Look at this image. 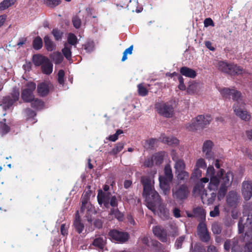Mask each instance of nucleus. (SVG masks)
<instances>
[{"label": "nucleus", "instance_id": "obj_7", "mask_svg": "<svg viewBox=\"0 0 252 252\" xmlns=\"http://www.w3.org/2000/svg\"><path fill=\"white\" fill-rule=\"evenodd\" d=\"M155 109L158 114L167 118L173 117L174 107L171 102H160L155 104Z\"/></svg>", "mask_w": 252, "mask_h": 252}, {"label": "nucleus", "instance_id": "obj_41", "mask_svg": "<svg viewBox=\"0 0 252 252\" xmlns=\"http://www.w3.org/2000/svg\"><path fill=\"white\" fill-rule=\"evenodd\" d=\"M233 90V89L223 88L220 90V93L224 99H230L231 98V94Z\"/></svg>", "mask_w": 252, "mask_h": 252}, {"label": "nucleus", "instance_id": "obj_6", "mask_svg": "<svg viewBox=\"0 0 252 252\" xmlns=\"http://www.w3.org/2000/svg\"><path fill=\"white\" fill-rule=\"evenodd\" d=\"M20 93L18 90L14 89L8 95L3 97L0 102L1 106L4 111L12 108L13 105L19 99Z\"/></svg>", "mask_w": 252, "mask_h": 252}, {"label": "nucleus", "instance_id": "obj_56", "mask_svg": "<svg viewBox=\"0 0 252 252\" xmlns=\"http://www.w3.org/2000/svg\"><path fill=\"white\" fill-rule=\"evenodd\" d=\"M86 52L90 53L93 51L94 48V44L93 42H88L83 45Z\"/></svg>", "mask_w": 252, "mask_h": 252}, {"label": "nucleus", "instance_id": "obj_17", "mask_svg": "<svg viewBox=\"0 0 252 252\" xmlns=\"http://www.w3.org/2000/svg\"><path fill=\"white\" fill-rule=\"evenodd\" d=\"M242 194L245 200H249L252 196V182L245 181L242 183Z\"/></svg>", "mask_w": 252, "mask_h": 252}, {"label": "nucleus", "instance_id": "obj_51", "mask_svg": "<svg viewBox=\"0 0 252 252\" xmlns=\"http://www.w3.org/2000/svg\"><path fill=\"white\" fill-rule=\"evenodd\" d=\"M72 22L73 26L77 29L80 28L81 25V20L80 18L77 15L73 17Z\"/></svg>", "mask_w": 252, "mask_h": 252}, {"label": "nucleus", "instance_id": "obj_42", "mask_svg": "<svg viewBox=\"0 0 252 252\" xmlns=\"http://www.w3.org/2000/svg\"><path fill=\"white\" fill-rule=\"evenodd\" d=\"M185 167L186 164L183 159H180L175 162L174 168H175L176 173L179 171H183L185 170Z\"/></svg>", "mask_w": 252, "mask_h": 252}, {"label": "nucleus", "instance_id": "obj_55", "mask_svg": "<svg viewBox=\"0 0 252 252\" xmlns=\"http://www.w3.org/2000/svg\"><path fill=\"white\" fill-rule=\"evenodd\" d=\"M25 112L27 116V121L30 119L33 118L36 115L35 112L30 108L26 109Z\"/></svg>", "mask_w": 252, "mask_h": 252}, {"label": "nucleus", "instance_id": "obj_38", "mask_svg": "<svg viewBox=\"0 0 252 252\" xmlns=\"http://www.w3.org/2000/svg\"><path fill=\"white\" fill-rule=\"evenodd\" d=\"M241 96L242 94L240 91L233 89V91H232L231 97L234 101H236L235 104H238V105H239L240 101L241 100Z\"/></svg>", "mask_w": 252, "mask_h": 252}, {"label": "nucleus", "instance_id": "obj_59", "mask_svg": "<svg viewBox=\"0 0 252 252\" xmlns=\"http://www.w3.org/2000/svg\"><path fill=\"white\" fill-rule=\"evenodd\" d=\"M156 141V139L151 138L146 141L145 145L147 148L152 149L154 147Z\"/></svg>", "mask_w": 252, "mask_h": 252}, {"label": "nucleus", "instance_id": "obj_37", "mask_svg": "<svg viewBox=\"0 0 252 252\" xmlns=\"http://www.w3.org/2000/svg\"><path fill=\"white\" fill-rule=\"evenodd\" d=\"M241 96L242 94L240 91L233 89V91H232L231 97L234 101H236L235 104H238V105H239L240 101L241 100Z\"/></svg>", "mask_w": 252, "mask_h": 252}, {"label": "nucleus", "instance_id": "obj_11", "mask_svg": "<svg viewBox=\"0 0 252 252\" xmlns=\"http://www.w3.org/2000/svg\"><path fill=\"white\" fill-rule=\"evenodd\" d=\"M109 236L113 240L120 243H124L127 241L129 235L127 232L113 229L109 231Z\"/></svg>", "mask_w": 252, "mask_h": 252}, {"label": "nucleus", "instance_id": "obj_63", "mask_svg": "<svg viewBox=\"0 0 252 252\" xmlns=\"http://www.w3.org/2000/svg\"><path fill=\"white\" fill-rule=\"evenodd\" d=\"M144 165L146 167H152L154 165V159L153 158H147L144 161Z\"/></svg>", "mask_w": 252, "mask_h": 252}, {"label": "nucleus", "instance_id": "obj_61", "mask_svg": "<svg viewBox=\"0 0 252 252\" xmlns=\"http://www.w3.org/2000/svg\"><path fill=\"white\" fill-rule=\"evenodd\" d=\"M206 176L211 178L213 176H215V169L212 165H210L207 168Z\"/></svg>", "mask_w": 252, "mask_h": 252}, {"label": "nucleus", "instance_id": "obj_23", "mask_svg": "<svg viewBox=\"0 0 252 252\" xmlns=\"http://www.w3.org/2000/svg\"><path fill=\"white\" fill-rule=\"evenodd\" d=\"M37 92L38 94L42 97L46 96L49 92L48 84L46 82H42L38 84Z\"/></svg>", "mask_w": 252, "mask_h": 252}, {"label": "nucleus", "instance_id": "obj_13", "mask_svg": "<svg viewBox=\"0 0 252 252\" xmlns=\"http://www.w3.org/2000/svg\"><path fill=\"white\" fill-rule=\"evenodd\" d=\"M153 232L161 242L166 243L168 241V234L166 229L160 225L154 226Z\"/></svg>", "mask_w": 252, "mask_h": 252}, {"label": "nucleus", "instance_id": "obj_2", "mask_svg": "<svg viewBox=\"0 0 252 252\" xmlns=\"http://www.w3.org/2000/svg\"><path fill=\"white\" fill-rule=\"evenodd\" d=\"M217 67L220 71L233 76L241 75L246 72L241 66L224 61H220Z\"/></svg>", "mask_w": 252, "mask_h": 252}, {"label": "nucleus", "instance_id": "obj_53", "mask_svg": "<svg viewBox=\"0 0 252 252\" xmlns=\"http://www.w3.org/2000/svg\"><path fill=\"white\" fill-rule=\"evenodd\" d=\"M195 166L199 169L202 168L205 169L207 167V165L205 160L202 158H200L197 160Z\"/></svg>", "mask_w": 252, "mask_h": 252}, {"label": "nucleus", "instance_id": "obj_29", "mask_svg": "<svg viewBox=\"0 0 252 252\" xmlns=\"http://www.w3.org/2000/svg\"><path fill=\"white\" fill-rule=\"evenodd\" d=\"M44 42L46 50L48 51H52L55 49V45L54 42L50 39L48 35H45L44 37Z\"/></svg>", "mask_w": 252, "mask_h": 252}, {"label": "nucleus", "instance_id": "obj_18", "mask_svg": "<svg viewBox=\"0 0 252 252\" xmlns=\"http://www.w3.org/2000/svg\"><path fill=\"white\" fill-rule=\"evenodd\" d=\"M107 238L104 235H96L91 245L96 249L103 250L106 244Z\"/></svg>", "mask_w": 252, "mask_h": 252}, {"label": "nucleus", "instance_id": "obj_24", "mask_svg": "<svg viewBox=\"0 0 252 252\" xmlns=\"http://www.w3.org/2000/svg\"><path fill=\"white\" fill-rule=\"evenodd\" d=\"M180 72L181 75L189 78H194L196 76V72L194 70L187 66L182 67Z\"/></svg>", "mask_w": 252, "mask_h": 252}, {"label": "nucleus", "instance_id": "obj_12", "mask_svg": "<svg viewBox=\"0 0 252 252\" xmlns=\"http://www.w3.org/2000/svg\"><path fill=\"white\" fill-rule=\"evenodd\" d=\"M197 234L200 240L205 243L208 242L210 240V235L205 222H200L197 227Z\"/></svg>", "mask_w": 252, "mask_h": 252}, {"label": "nucleus", "instance_id": "obj_30", "mask_svg": "<svg viewBox=\"0 0 252 252\" xmlns=\"http://www.w3.org/2000/svg\"><path fill=\"white\" fill-rule=\"evenodd\" d=\"M71 46H69L67 43H65L64 44V48L62 50L63 54L64 57L68 61L71 60L72 52H71Z\"/></svg>", "mask_w": 252, "mask_h": 252}, {"label": "nucleus", "instance_id": "obj_1", "mask_svg": "<svg viewBox=\"0 0 252 252\" xmlns=\"http://www.w3.org/2000/svg\"><path fill=\"white\" fill-rule=\"evenodd\" d=\"M141 182L143 186V196L145 198L148 208L154 211L161 203L160 197L152 185L151 180L148 176H142Z\"/></svg>", "mask_w": 252, "mask_h": 252}, {"label": "nucleus", "instance_id": "obj_19", "mask_svg": "<svg viewBox=\"0 0 252 252\" xmlns=\"http://www.w3.org/2000/svg\"><path fill=\"white\" fill-rule=\"evenodd\" d=\"M213 146L214 144L211 140H206L204 142L202 152L205 154L206 158L211 159L213 158L214 153L212 151Z\"/></svg>", "mask_w": 252, "mask_h": 252}, {"label": "nucleus", "instance_id": "obj_34", "mask_svg": "<svg viewBox=\"0 0 252 252\" xmlns=\"http://www.w3.org/2000/svg\"><path fill=\"white\" fill-rule=\"evenodd\" d=\"M125 143L123 142H118L115 144L114 147L110 152V154L112 155H116L120 152L124 148Z\"/></svg>", "mask_w": 252, "mask_h": 252}, {"label": "nucleus", "instance_id": "obj_9", "mask_svg": "<svg viewBox=\"0 0 252 252\" xmlns=\"http://www.w3.org/2000/svg\"><path fill=\"white\" fill-rule=\"evenodd\" d=\"M26 88L23 90L21 97L25 102H30L34 99L33 91L36 88V84L32 81L29 82L26 84Z\"/></svg>", "mask_w": 252, "mask_h": 252}, {"label": "nucleus", "instance_id": "obj_14", "mask_svg": "<svg viewBox=\"0 0 252 252\" xmlns=\"http://www.w3.org/2000/svg\"><path fill=\"white\" fill-rule=\"evenodd\" d=\"M110 196V192H105L101 189H99L98 190V193L97 195V199L99 205L100 206H102L103 205L105 208L107 209L109 208Z\"/></svg>", "mask_w": 252, "mask_h": 252}, {"label": "nucleus", "instance_id": "obj_62", "mask_svg": "<svg viewBox=\"0 0 252 252\" xmlns=\"http://www.w3.org/2000/svg\"><path fill=\"white\" fill-rule=\"evenodd\" d=\"M220 215V210L219 205L215 206L213 210L210 211V216L211 217H216Z\"/></svg>", "mask_w": 252, "mask_h": 252}, {"label": "nucleus", "instance_id": "obj_44", "mask_svg": "<svg viewBox=\"0 0 252 252\" xmlns=\"http://www.w3.org/2000/svg\"><path fill=\"white\" fill-rule=\"evenodd\" d=\"M109 214L111 215H114L119 220H122L124 218V215L119 211L118 208H111Z\"/></svg>", "mask_w": 252, "mask_h": 252}, {"label": "nucleus", "instance_id": "obj_43", "mask_svg": "<svg viewBox=\"0 0 252 252\" xmlns=\"http://www.w3.org/2000/svg\"><path fill=\"white\" fill-rule=\"evenodd\" d=\"M30 102L31 103V106L36 109H41L44 105L43 101L38 98H35L34 97V99Z\"/></svg>", "mask_w": 252, "mask_h": 252}, {"label": "nucleus", "instance_id": "obj_32", "mask_svg": "<svg viewBox=\"0 0 252 252\" xmlns=\"http://www.w3.org/2000/svg\"><path fill=\"white\" fill-rule=\"evenodd\" d=\"M17 0H3L0 3V11H3L13 5Z\"/></svg>", "mask_w": 252, "mask_h": 252}, {"label": "nucleus", "instance_id": "obj_28", "mask_svg": "<svg viewBox=\"0 0 252 252\" xmlns=\"http://www.w3.org/2000/svg\"><path fill=\"white\" fill-rule=\"evenodd\" d=\"M161 141L163 143L172 146H177L179 143V140L173 136H163Z\"/></svg>", "mask_w": 252, "mask_h": 252}, {"label": "nucleus", "instance_id": "obj_39", "mask_svg": "<svg viewBox=\"0 0 252 252\" xmlns=\"http://www.w3.org/2000/svg\"><path fill=\"white\" fill-rule=\"evenodd\" d=\"M67 42L66 43L68 45H70V46H74L76 47L77 43H78V39L76 36L72 33H69L67 36Z\"/></svg>", "mask_w": 252, "mask_h": 252}, {"label": "nucleus", "instance_id": "obj_50", "mask_svg": "<svg viewBox=\"0 0 252 252\" xmlns=\"http://www.w3.org/2000/svg\"><path fill=\"white\" fill-rule=\"evenodd\" d=\"M164 175H162V176L173 179L172 172L170 165H166L165 166L164 169Z\"/></svg>", "mask_w": 252, "mask_h": 252}, {"label": "nucleus", "instance_id": "obj_46", "mask_svg": "<svg viewBox=\"0 0 252 252\" xmlns=\"http://www.w3.org/2000/svg\"><path fill=\"white\" fill-rule=\"evenodd\" d=\"M51 33L56 41L61 40L63 34V32L57 28L53 29L51 32Z\"/></svg>", "mask_w": 252, "mask_h": 252}, {"label": "nucleus", "instance_id": "obj_20", "mask_svg": "<svg viewBox=\"0 0 252 252\" xmlns=\"http://www.w3.org/2000/svg\"><path fill=\"white\" fill-rule=\"evenodd\" d=\"M172 179L168 178L160 175L159 177V186L165 195L168 194L170 190V184Z\"/></svg>", "mask_w": 252, "mask_h": 252}, {"label": "nucleus", "instance_id": "obj_8", "mask_svg": "<svg viewBox=\"0 0 252 252\" xmlns=\"http://www.w3.org/2000/svg\"><path fill=\"white\" fill-rule=\"evenodd\" d=\"M233 179V175L231 172L228 171L226 173V176L222 179L221 185L218 190V198L219 200L222 199L225 195L227 188L231 185Z\"/></svg>", "mask_w": 252, "mask_h": 252}, {"label": "nucleus", "instance_id": "obj_15", "mask_svg": "<svg viewBox=\"0 0 252 252\" xmlns=\"http://www.w3.org/2000/svg\"><path fill=\"white\" fill-rule=\"evenodd\" d=\"M242 104H243L242 103H241V105L234 104L233 106L234 112L236 115L239 117L242 120L249 121L251 118V116L247 110H243L242 108L241 105Z\"/></svg>", "mask_w": 252, "mask_h": 252}, {"label": "nucleus", "instance_id": "obj_5", "mask_svg": "<svg viewBox=\"0 0 252 252\" xmlns=\"http://www.w3.org/2000/svg\"><path fill=\"white\" fill-rule=\"evenodd\" d=\"M172 192L174 200L182 203L188 198L190 191L187 185L183 184L173 188Z\"/></svg>", "mask_w": 252, "mask_h": 252}, {"label": "nucleus", "instance_id": "obj_21", "mask_svg": "<svg viewBox=\"0 0 252 252\" xmlns=\"http://www.w3.org/2000/svg\"><path fill=\"white\" fill-rule=\"evenodd\" d=\"M194 218L197 219L200 222H205L206 220V212L201 207H197L192 209Z\"/></svg>", "mask_w": 252, "mask_h": 252}, {"label": "nucleus", "instance_id": "obj_49", "mask_svg": "<svg viewBox=\"0 0 252 252\" xmlns=\"http://www.w3.org/2000/svg\"><path fill=\"white\" fill-rule=\"evenodd\" d=\"M44 3L51 8H54L61 2V0H43Z\"/></svg>", "mask_w": 252, "mask_h": 252}, {"label": "nucleus", "instance_id": "obj_10", "mask_svg": "<svg viewBox=\"0 0 252 252\" xmlns=\"http://www.w3.org/2000/svg\"><path fill=\"white\" fill-rule=\"evenodd\" d=\"M224 171L221 169L219 171L215 176L210 178V182L208 185V189L210 190L216 191L218 189L220 184L221 185V181L226 176V173L224 174Z\"/></svg>", "mask_w": 252, "mask_h": 252}, {"label": "nucleus", "instance_id": "obj_58", "mask_svg": "<svg viewBox=\"0 0 252 252\" xmlns=\"http://www.w3.org/2000/svg\"><path fill=\"white\" fill-rule=\"evenodd\" d=\"M64 71L63 69H61L58 73V81L61 85H63L64 82Z\"/></svg>", "mask_w": 252, "mask_h": 252}, {"label": "nucleus", "instance_id": "obj_22", "mask_svg": "<svg viewBox=\"0 0 252 252\" xmlns=\"http://www.w3.org/2000/svg\"><path fill=\"white\" fill-rule=\"evenodd\" d=\"M73 225L75 230L79 234H80L82 232L84 228V225L81 221L78 211L76 213Z\"/></svg>", "mask_w": 252, "mask_h": 252}, {"label": "nucleus", "instance_id": "obj_27", "mask_svg": "<svg viewBox=\"0 0 252 252\" xmlns=\"http://www.w3.org/2000/svg\"><path fill=\"white\" fill-rule=\"evenodd\" d=\"M53 64L50 62V60L48 59L41 66V71L43 73L46 75H49L52 73L53 71Z\"/></svg>", "mask_w": 252, "mask_h": 252}, {"label": "nucleus", "instance_id": "obj_40", "mask_svg": "<svg viewBox=\"0 0 252 252\" xmlns=\"http://www.w3.org/2000/svg\"><path fill=\"white\" fill-rule=\"evenodd\" d=\"M6 119H3L2 121L0 122V133L1 135L7 134L10 129V127L5 124Z\"/></svg>", "mask_w": 252, "mask_h": 252}, {"label": "nucleus", "instance_id": "obj_64", "mask_svg": "<svg viewBox=\"0 0 252 252\" xmlns=\"http://www.w3.org/2000/svg\"><path fill=\"white\" fill-rule=\"evenodd\" d=\"M192 252H205V250L201 245L196 244L194 246Z\"/></svg>", "mask_w": 252, "mask_h": 252}, {"label": "nucleus", "instance_id": "obj_48", "mask_svg": "<svg viewBox=\"0 0 252 252\" xmlns=\"http://www.w3.org/2000/svg\"><path fill=\"white\" fill-rule=\"evenodd\" d=\"M138 93L139 95L145 96L148 94V90L141 83L137 85Z\"/></svg>", "mask_w": 252, "mask_h": 252}, {"label": "nucleus", "instance_id": "obj_47", "mask_svg": "<svg viewBox=\"0 0 252 252\" xmlns=\"http://www.w3.org/2000/svg\"><path fill=\"white\" fill-rule=\"evenodd\" d=\"M212 231L214 234L219 235L222 231L221 225L218 222H215L212 225Z\"/></svg>", "mask_w": 252, "mask_h": 252}, {"label": "nucleus", "instance_id": "obj_60", "mask_svg": "<svg viewBox=\"0 0 252 252\" xmlns=\"http://www.w3.org/2000/svg\"><path fill=\"white\" fill-rule=\"evenodd\" d=\"M185 239V236H181L176 239L175 246L177 249H181L182 248V244Z\"/></svg>", "mask_w": 252, "mask_h": 252}, {"label": "nucleus", "instance_id": "obj_45", "mask_svg": "<svg viewBox=\"0 0 252 252\" xmlns=\"http://www.w3.org/2000/svg\"><path fill=\"white\" fill-rule=\"evenodd\" d=\"M177 178L180 181L185 182L188 180L189 178V173L183 170V171L178 172L177 173Z\"/></svg>", "mask_w": 252, "mask_h": 252}, {"label": "nucleus", "instance_id": "obj_3", "mask_svg": "<svg viewBox=\"0 0 252 252\" xmlns=\"http://www.w3.org/2000/svg\"><path fill=\"white\" fill-rule=\"evenodd\" d=\"M212 120L210 115H198L188 125L187 128L191 131L203 128L210 124Z\"/></svg>", "mask_w": 252, "mask_h": 252}, {"label": "nucleus", "instance_id": "obj_25", "mask_svg": "<svg viewBox=\"0 0 252 252\" xmlns=\"http://www.w3.org/2000/svg\"><path fill=\"white\" fill-rule=\"evenodd\" d=\"M48 58L40 54L34 55L32 56V62L35 66H42L48 60Z\"/></svg>", "mask_w": 252, "mask_h": 252}, {"label": "nucleus", "instance_id": "obj_33", "mask_svg": "<svg viewBox=\"0 0 252 252\" xmlns=\"http://www.w3.org/2000/svg\"><path fill=\"white\" fill-rule=\"evenodd\" d=\"M43 46V41L42 38L37 36L35 37L32 41V47L34 49L38 50L42 48Z\"/></svg>", "mask_w": 252, "mask_h": 252}, {"label": "nucleus", "instance_id": "obj_16", "mask_svg": "<svg viewBox=\"0 0 252 252\" xmlns=\"http://www.w3.org/2000/svg\"><path fill=\"white\" fill-rule=\"evenodd\" d=\"M89 194V192H86L83 195L82 198V205L80 209L81 212L84 213L86 211L87 213L89 215L90 214V212H92L94 210L93 206L88 201L89 199V196L90 195Z\"/></svg>", "mask_w": 252, "mask_h": 252}, {"label": "nucleus", "instance_id": "obj_52", "mask_svg": "<svg viewBox=\"0 0 252 252\" xmlns=\"http://www.w3.org/2000/svg\"><path fill=\"white\" fill-rule=\"evenodd\" d=\"M122 133H123V131L122 129H119L115 134L110 135L108 139L109 141L115 142L118 139L119 135Z\"/></svg>", "mask_w": 252, "mask_h": 252}, {"label": "nucleus", "instance_id": "obj_36", "mask_svg": "<svg viewBox=\"0 0 252 252\" xmlns=\"http://www.w3.org/2000/svg\"><path fill=\"white\" fill-rule=\"evenodd\" d=\"M164 156V152L157 153L153 156L152 158L156 165H159L162 163L163 160Z\"/></svg>", "mask_w": 252, "mask_h": 252}, {"label": "nucleus", "instance_id": "obj_31", "mask_svg": "<svg viewBox=\"0 0 252 252\" xmlns=\"http://www.w3.org/2000/svg\"><path fill=\"white\" fill-rule=\"evenodd\" d=\"M50 58L54 62L55 64L61 63L63 59V58L60 52H53L50 55Z\"/></svg>", "mask_w": 252, "mask_h": 252}, {"label": "nucleus", "instance_id": "obj_35", "mask_svg": "<svg viewBox=\"0 0 252 252\" xmlns=\"http://www.w3.org/2000/svg\"><path fill=\"white\" fill-rule=\"evenodd\" d=\"M151 246L153 247L156 252H163V246L158 241L156 240H151Z\"/></svg>", "mask_w": 252, "mask_h": 252}, {"label": "nucleus", "instance_id": "obj_26", "mask_svg": "<svg viewBox=\"0 0 252 252\" xmlns=\"http://www.w3.org/2000/svg\"><path fill=\"white\" fill-rule=\"evenodd\" d=\"M238 200V196L235 192H229L226 198V202L230 207L236 205Z\"/></svg>", "mask_w": 252, "mask_h": 252}, {"label": "nucleus", "instance_id": "obj_4", "mask_svg": "<svg viewBox=\"0 0 252 252\" xmlns=\"http://www.w3.org/2000/svg\"><path fill=\"white\" fill-rule=\"evenodd\" d=\"M238 239L233 238L232 239H227L224 244V249L225 251H228L231 248V252H252V241L246 244L244 248L245 252L243 248L238 245Z\"/></svg>", "mask_w": 252, "mask_h": 252}, {"label": "nucleus", "instance_id": "obj_54", "mask_svg": "<svg viewBox=\"0 0 252 252\" xmlns=\"http://www.w3.org/2000/svg\"><path fill=\"white\" fill-rule=\"evenodd\" d=\"M159 212L161 216H162L164 219H168L169 218V210L165 207H161L159 208Z\"/></svg>", "mask_w": 252, "mask_h": 252}, {"label": "nucleus", "instance_id": "obj_57", "mask_svg": "<svg viewBox=\"0 0 252 252\" xmlns=\"http://www.w3.org/2000/svg\"><path fill=\"white\" fill-rule=\"evenodd\" d=\"M118 205V202L117 197L115 195L110 196L109 200V206L112 207V208H117Z\"/></svg>", "mask_w": 252, "mask_h": 252}]
</instances>
